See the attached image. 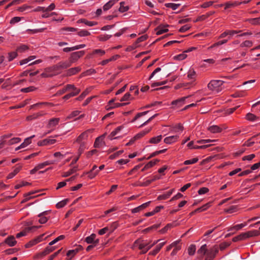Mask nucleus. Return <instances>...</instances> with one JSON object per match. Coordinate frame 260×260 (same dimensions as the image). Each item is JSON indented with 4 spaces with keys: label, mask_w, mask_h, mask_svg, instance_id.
<instances>
[{
    "label": "nucleus",
    "mask_w": 260,
    "mask_h": 260,
    "mask_svg": "<svg viewBox=\"0 0 260 260\" xmlns=\"http://www.w3.org/2000/svg\"><path fill=\"white\" fill-rule=\"evenodd\" d=\"M150 203V201L149 202H148L147 203H144L142 205L139 206V207H136L134 209H133L132 210V212L133 213H137V212H139V211H140L141 210H142L143 209H144V208H146L147 207H148Z\"/></svg>",
    "instance_id": "15"
},
{
    "label": "nucleus",
    "mask_w": 260,
    "mask_h": 260,
    "mask_svg": "<svg viewBox=\"0 0 260 260\" xmlns=\"http://www.w3.org/2000/svg\"><path fill=\"white\" fill-rule=\"evenodd\" d=\"M259 235L260 232L258 231L253 230L245 233H242L239 235V237L241 240H244L250 237L257 236Z\"/></svg>",
    "instance_id": "3"
},
{
    "label": "nucleus",
    "mask_w": 260,
    "mask_h": 260,
    "mask_svg": "<svg viewBox=\"0 0 260 260\" xmlns=\"http://www.w3.org/2000/svg\"><path fill=\"white\" fill-rule=\"evenodd\" d=\"M237 207L236 206H232L229 208L225 210V212L229 213H232L236 211Z\"/></svg>",
    "instance_id": "64"
},
{
    "label": "nucleus",
    "mask_w": 260,
    "mask_h": 260,
    "mask_svg": "<svg viewBox=\"0 0 260 260\" xmlns=\"http://www.w3.org/2000/svg\"><path fill=\"white\" fill-rule=\"evenodd\" d=\"M166 244V242L160 243L158 244L156 248L150 252V254L152 255H155L160 250V249L162 247V246Z\"/></svg>",
    "instance_id": "19"
},
{
    "label": "nucleus",
    "mask_w": 260,
    "mask_h": 260,
    "mask_svg": "<svg viewBox=\"0 0 260 260\" xmlns=\"http://www.w3.org/2000/svg\"><path fill=\"white\" fill-rule=\"evenodd\" d=\"M254 137H255V136H253V137L251 138L250 139L248 140L247 141H246L243 145L245 146H247V147H250V146H252L254 144V142L252 141L251 140Z\"/></svg>",
    "instance_id": "49"
},
{
    "label": "nucleus",
    "mask_w": 260,
    "mask_h": 260,
    "mask_svg": "<svg viewBox=\"0 0 260 260\" xmlns=\"http://www.w3.org/2000/svg\"><path fill=\"white\" fill-rule=\"evenodd\" d=\"M208 191H209V189L208 188H207V187H202V188H201L198 190V193L199 194H205V193H207Z\"/></svg>",
    "instance_id": "62"
},
{
    "label": "nucleus",
    "mask_w": 260,
    "mask_h": 260,
    "mask_svg": "<svg viewBox=\"0 0 260 260\" xmlns=\"http://www.w3.org/2000/svg\"><path fill=\"white\" fill-rule=\"evenodd\" d=\"M162 136L161 135L158 136L156 137L152 138L150 140L149 142L150 143L157 144L161 141V140L162 139Z\"/></svg>",
    "instance_id": "28"
},
{
    "label": "nucleus",
    "mask_w": 260,
    "mask_h": 260,
    "mask_svg": "<svg viewBox=\"0 0 260 260\" xmlns=\"http://www.w3.org/2000/svg\"><path fill=\"white\" fill-rule=\"evenodd\" d=\"M157 31H156V35H160L163 33H165L166 32H167L168 31V29L165 28L162 26H159L156 28Z\"/></svg>",
    "instance_id": "29"
},
{
    "label": "nucleus",
    "mask_w": 260,
    "mask_h": 260,
    "mask_svg": "<svg viewBox=\"0 0 260 260\" xmlns=\"http://www.w3.org/2000/svg\"><path fill=\"white\" fill-rule=\"evenodd\" d=\"M189 96H190V95L184 96L180 99H177L176 100L173 101L172 102V105H178L179 106H180L184 104L185 100L188 98Z\"/></svg>",
    "instance_id": "14"
},
{
    "label": "nucleus",
    "mask_w": 260,
    "mask_h": 260,
    "mask_svg": "<svg viewBox=\"0 0 260 260\" xmlns=\"http://www.w3.org/2000/svg\"><path fill=\"white\" fill-rule=\"evenodd\" d=\"M227 42H228V40H223L219 41V42L214 44L213 45H212L210 47V48H213V47H217V46H218L219 45H222V44H224L226 43Z\"/></svg>",
    "instance_id": "54"
},
{
    "label": "nucleus",
    "mask_w": 260,
    "mask_h": 260,
    "mask_svg": "<svg viewBox=\"0 0 260 260\" xmlns=\"http://www.w3.org/2000/svg\"><path fill=\"white\" fill-rule=\"evenodd\" d=\"M59 64L60 66L61 70L67 69L68 68L71 67L72 65V63L70 60L61 61L59 62Z\"/></svg>",
    "instance_id": "24"
},
{
    "label": "nucleus",
    "mask_w": 260,
    "mask_h": 260,
    "mask_svg": "<svg viewBox=\"0 0 260 260\" xmlns=\"http://www.w3.org/2000/svg\"><path fill=\"white\" fill-rule=\"evenodd\" d=\"M122 128L123 127L122 126H120L117 127L114 131L112 132L109 136L110 139H113L117 138V137H116L115 138H114L113 137L115 136H116V135H117L118 134H119V132L122 129Z\"/></svg>",
    "instance_id": "23"
},
{
    "label": "nucleus",
    "mask_w": 260,
    "mask_h": 260,
    "mask_svg": "<svg viewBox=\"0 0 260 260\" xmlns=\"http://www.w3.org/2000/svg\"><path fill=\"white\" fill-rule=\"evenodd\" d=\"M218 252V247L217 246H214L209 249L207 250V253L205 256V260L213 259L216 254Z\"/></svg>",
    "instance_id": "2"
},
{
    "label": "nucleus",
    "mask_w": 260,
    "mask_h": 260,
    "mask_svg": "<svg viewBox=\"0 0 260 260\" xmlns=\"http://www.w3.org/2000/svg\"><path fill=\"white\" fill-rule=\"evenodd\" d=\"M35 137V135L31 136L28 138L25 139L24 142L20 145V147L22 148L26 147L31 142V139Z\"/></svg>",
    "instance_id": "21"
},
{
    "label": "nucleus",
    "mask_w": 260,
    "mask_h": 260,
    "mask_svg": "<svg viewBox=\"0 0 260 260\" xmlns=\"http://www.w3.org/2000/svg\"><path fill=\"white\" fill-rule=\"evenodd\" d=\"M159 161V160L158 159H155L154 160H152V161H149L148 163H147L145 166L142 169V171L143 172V171H145V170L152 167L153 166H154L157 162H158Z\"/></svg>",
    "instance_id": "20"
},
{
    "label": "nucleus",
    "mask_w": 260,
    "mask_h": 260,
    "mask_svg": "<svg viewBox=\"0 0 260 260\" xmlns=\"http://www.w3.org/2000/svg\"><path fill=\"white\" fill-rule=\"evenodd\" d=\"M36 89L34 86H29L28 87L22 88L21 91L23 92H29L34 91Z\"/></svg>",
    "instance_id": "47"
},
{
    "label": "nucleus",
    "mask_w": 260,
    "mask_h": 260,
    "mask_svg": "<svg viewBox=\"0 0 260 260\" xmlns=\"http://www.w3.org/2000/svg\"><path fill=\"white\" fill-rule=\"evenodd\" d=\"M84 53V51H80L72 53L71 54L70 58V61L71 63L72 64L73 63L76 62L79 58L82 56Z\"/></svg>",
    "instance_id": "5"
},
{
    "label": "nucleus",
    "mask_w": 260,
    "mask_h": 260,
    "mask_svg": "<svg viewBox=\"0 0 260 260\" xmlns=\"http://www.w3.org/2000/svg\"><path fill=\"white\" fill-rule=\"evenodd\" d=\"M28 47L25 45H21L17 48V51L20 52H23L27 50Z\"/></svg>",
    "instance_id": "48"
},
{
    "label": "nucleus",
    "mask_w": 260,
    "mask_h": 260,
    "mask_svg": "<svg viewBox=\"0 0 260 260\" xmlns=\"http://www.w3.org/2000/svg\"><path fill=\"white\" fill-rule=\"evenodd\" d=\"M60 70H61V69L60 68V66L58 63L53 66V67L51 68H48L45 69V71L47 72H54L55 73L53 74L54 75L58 74L60 73Z\"/></svg>",
    "instance_id": "9"
},
{
    "label": "nucleus",
    "mask_w": 260,
    "mask_h": 260,
    "mask_svg": "<svg viewBox=\"0 0 260 260\" xmlns=\"http://www.w3.org/2000/svg\"><path fill=\"white\" fill-rule=\"evenodd\" d=\"M56 140L54 139H46L42 141H39L38 142V145L44 146L47 145H51L54 144Z\"/></svg>",
    "instance_id": "10"
},
{
    "label": "nucleus",
    "mask_w": 260,
    "mask_h": 260,
    "mask_svg": "<svg viewBox=\"0 0 260 260\" xmlns=\"http://www.w3.org/2000/svg\"><path fill=\"white\" fill-rule=\"evenodd\" d=\"M115 1L113 0H111L107 3L103 7V9L104 11H107L110 9L112 6L114 4Z\"/></svg>",
    "instance_id": "30"
},
{
    "label": "nucleus",
    "mask_w": 260,
    "mask_h": 260,
    "mask_svg": "<svg viewBox=\"0 0 260 260\" xmlns=\"http://www.w3.org/2000/svg\"><path fill=\"white\" fill-rule=\"evenodd\" d=\"M118 226V223L116 222L112 223L111 226L109 228V233H112Z\"/></svg>",
    "instance_id": "56"
},
{
    "label": "nucleus",
    "mask_w": 260,
    "mask_h": 260,
    "mask_svg": "<svg viewBox=\"0 0 260 260\" xmlns=\"http://www.w3.org/2000/svg\"><path fill=\"white\" fill-rule=\"evenodd\" d=\"M59 121V118H52L50 120L48 124V128H51L53 127H54L56 126Z\"/></svg>",
    "instance_id": "22"
},
{
    "label": "nucleus",
    "mask_w": 260,
    "mask_h": 260,
    "mask_svg": "<svg viewBox=\"0 0 260 260\" xmlns=\"http://www.w3.org/2000/svg\"><path fill=\"white\" fill-rule=\"evenodd\" d=\"M180 4L174 3H167L165 4V6L167 7L171 8L174 10H176L180 6Z\"/></svg>",
    "instance_id": "42"
},
{
    "label": "nucleus",
    "mask_w": 260,
    "mask_h": 260,
    "mask_svg": "<svg viewBox=\"0 0 260 260\" xmlns=\"http://www.w3.org/2000/svg\"><path fill=\"white\" fill-rule=\"evenodd\" d=\"M248 21L252 24L260 25V17L259 18L250 19Z\"/></svg>",
    "instance_id": "40"
},
{
    "label": "nucleus",
    "mask_w": 260,
    "mask_h": 260,
    "mask_svg": "<svg viewBox=\"0 0 260 260\" xmlns=\"http://www.w3.org/2000/svg\"><path fill=\"white\" fill-rule=\"evenodd\" d=\"M198 160V158H193L190 160H185L183 164L185 165H191L196 163Z\"/></svg>",
    "instance_id": "46"
},
{
    "label": "nucleus",
    "mask_w": 260,
    "mask_h": 260,
    "mask_svg": "<svg viewBox=\"0 0 260 260\" xmlns=\"http://www.w3.org/2000/svg\"><path fill=\"white\" fill-rule=\"evenodd\" d=\"M55 249V246H48L40 254L41 256H44L49 254V253L52 252Z\"/></svg>",
    "instance_id": "18"
},
{
    "label": "nucleus",
    "mask_w": 260,
    "mask_h": 260,
    "mask_svg": "<svg viewBox=\"0 0 260 260\" xmlns=\"http://www.w3.org/2000/svg\"><path fill=\"white\" fill-rule=\"evenodd\" d=\"M80 92V89L76 87L75 88H74V89L71 90L70 92V93H71V94L72 95V96L73 97V96H76V95L79 94Z\"/></svg>",
    "instance_id": "57"
},
{
    "label": "nucleus",
    "mask_w": 260,
    "mask_h": 260,
    "mask_svg": "<svg viewBox=\"0 0 260 260\" xmlns=\"http://www.w3.org/2000/svg\"><path fill=\"white\" fill-rule=\"evenodd\" d=\"M81 70V68L79 67L69 69L67 71V75L68 76H72L80 72Z\"/></svg>",
    "instance_id": "12"
},
{
    "label": "nucleus",
    "mask_w": 260,
    "mask_h": 260,
    "mask_svg": "<svg viewBox=\"0 0 260 260\" xmlns=\"http://www.w3.org/2000/svg\"><path fill=\"white\" fill-rule=\"evenodd\" d=\"M96 235L92 234L90 236L86 238L85 241L88 244H92L96 245L100 242L99 239H95Z\"/></svg>",
    "instance_id": "8"
},
{
    "label": "nucleus",
    "mask_w": 260,
    "mask_h": 260,
    "mask_svg": "<svg viewBox=\"0 0 260 260\" xmlns=\"http://www.w3.org/2000/svg\"><path fill=\"white\" fill-rule=\"evenodd\" d=\"M21 141V139L19 138H13L10 140L8 142V144L9 145H11L16 143H18Z\"/></svg>",
    "instance_id": "38"
},
{
    "label": "nucleus",
    "mask_w": 260,
    "mask_h": 260,
    "mask_svg": "<svg viewBox=\"0 0 260 260\" xmlns=\"http://www.w3.org/2000/svg\"><path fill=\"white\" fill-rule=\"evenodd\" d=\"M224 81L222 80H211L208 84V88L210 90H213L214 89L221 86Z\"/></svg>",
    "instance_id": "4"
},
{
    "label": "nucleus",
    "mask_w": 260,
    "mask_h": 260,
    "mask_svg": "<svg viewBox=\"0 0 260 260\" xmlns=\"http://www.w3.org/2000/svg\"><path fill=\"white\" fill-rule=\"evenodd\" d=\"M148 112H149L148 111H145L143 112L138 113L137 114V115L135 116V117L134 118V119L132 120V122H134L135 121H136L137 119H138L140 117L146 115Z\"/></svg>",
    "instance_id": "58"
},
{
    "label": "nucleus",
    "mask_w": 260,
    "mask_h": 260,
    "mask_svg": "<svg viewBox=\"0 0 260 260\" xmlns=\"http://www.w3.org/2000/svg\"><path fill=\"white\" fill-rule=\"evenodd\" d=\"M178 138H179V136L177 135L169 136V137H166L164 139V142L166 144H171L177 141Z\"/></svg>",
    "instance_id": "13"
},
{
    "label": "nucleus",
    "mask_w": 260,
    "mask_h": 260,
    "mask_svg": "<svg viewBox=\"0 0 260 260\" xmlns=\"http://www.w3.org/2000/svg\"><path fill=\"white\" fill-rule=\"evenodd\" d=\"M77 171V168L76 167H74L73 169L70 170L69 171L64 172L63 177H68L74 173L76 172Z\"/></svg>",
    "instance_id": "36"
},
{
    "label": "nucleus",
    "mask_w": 260,
    "mask_h": 260,
    "mask_svg": "<svg viewBox=\"0 0 260 260\" xmlns=\"http://www.w3.org/2000/svg\"><path fill=\"white\" fill-rule=\"evenodd\" d=\"M253 44V43L251 41H245V42H243L240 44L241 47H251Z\"/></svg>",
    "instance_id": "45"
},
{
    "label": "nucleus",
    "mask_w": 260,
    "mask_h": 260,
    "mask_svg": "<svg viewBox=\"0 0 260 260\" xmlns=\"http://www.w3.org/2000/svg\"><path fill=\"white\" fill-rule=\"evenodd\" d=\"M69 202V199H64L56 204V207L57 208H61L63 207Z\"/></svg>",
    "instance_id": "34"
},
{
    "label": "nucleus",
    "mask_w": 260,
    "mask_h": 260,
    "mask_svg": "<svg viewBox=\"0 0 260 260\" xmlns=\"http://www.w3.org/2000/svg\"><path fill=\"white\" fill-rule=\"evenodd\" d=\"M210 204H211V203L209 202V203L204 205L202 207L196 209V211L202 212L203 211H205L210 206Z\"/></svg>",
    "instance_id": "33"
},
{
    "label": "nucleus",
    "mask_w": 260,
    "mask_h": 260,
    "mask_svg": "<svg viewBox=\"0 0 260 260\" xmlns=\"http://www.w3.org/2000/svg\"><path fill=\"white\" fill-rule=\"evenodd\" d=\"M255 157V154H251L248 155L244 156L242 158L243 160H251Z\"/></svg>",
    "instance_id": "60"
},
{
    "label": "nucleus",
    "mask_w": 260,
    "mask_h": 260,
    "mask_svg": "<svg viewBox=\"0 0 260 260\" xmlns=\"http://www.w3.org/2000/svg\"><path fill=\"white\" fill-rule=\"evenodd\" d=\"M196 73L193 69H190L187 73V78L189 79H194Z\"/></svg>",
    "instance_id": "31"
},
{
    "label": "nucleus",
    "mask_w": 260,
    "mask_h": 260,
    "mask_svg": "<svg viewBox=\"0 0 260 260\" xmlns=\"http://www.w3.org/2000/svg\"><path fill=\"white\" fill-rule=\"evenodd\" d=\"M206 247V244H204L202 245L197 251L198 254L200 255L201 258H202L204 256H206L207 250Z\"/></svg>",
    "instance_id": "16"
},
{
    "label": "nucleus",
    "mask_w": 260,
    "mask_h": 260,
    "mask_svg": "<svg viewBox=\"0 0 260 260\" xmlns=\"http://www.w3.org/2000/svg\"><path fill=\"white\" fill-rule=\"evenodd\" d=\"M109 228L108 226L107 227H105L102 229H101L99 231V234L100 235H104L105 234V233H106L107 232H109Z\"/></svg>",
    "instance_id": "63"
},
{
    "label": "nucleus",
    "mask_w": 260,
    "mask_h": 260,
    "mask_svg": "<svg viewBox=\"0 0 260 260\" xmlns=\"http://www.w3.org/2000/svg\"><path fill=\"white\" fill-rule=\"evenodd\" d=\"M98 172H99L98 170H96L95 172H92V170H90V171L88 173V177L90 179H92L98 174Z\"/></svg>",
    "instance_id": "61"
},
{
    "label": "nucleus",
    "mask_w": 260,
    "mask_h": 260,
    "mask_svg": "<svg viewBox=\"0 0 260 260\" xmlns=\"http://www.w3.org/2000/svg\"><path fill=\"white\" fill-rule=\"evenodd\" d=\"M196 248L194 245H191L188 248V254L190 255H193L196 252Z\"/></svg>",
    "instance_id": "43"
},
{
    "label": "nucleus",
    "mask_w": 260,
    "mask_h": 260,
    "mask_svg": "<svg viewBox=\"0 0 260 260\" xmlns=\"http://www.w3.org/2000/svg\"><path fill=\"white\" fill-rule=\"evenodd\" d=\"M20 170V167H18V168H16L15 169V170H14V171L11 173H10L8 177H7V178L8 179H11L13 177H14Z\"/></svg>",
    "instance_id": "37"
},
{
    "label": "nucleus",
    "mask_w": 260,
    "mask_h": 260,
    "mask_svg": "<svg viewBox=\"0 0 260 260\" xmlns=\"http://www.w3.org/2000/svg\"><path fill=\"white\" fill-rule=\"evenodd\" d=\"M79 248H76L75 249L73 250H69L67 253V255L68 256H71L72 257L74 256L78 251L80 249H81L82 248V247L81 245L79 246Z\"/></svg>",
    "instance_id": "25"
},
{
    "label": "nucleus",
    "mask_w": 260,
    "mask_h": 260,
    "mask_svg": "<svg viewBox=\"0 0 260 260\" xmlns=\"http://www.w3.org/2000/svg\"><path fill=\"white\" fill-rule=\"evenodd\" d=\"M17 56V53L16 52H12L9 53V56H8V60L9 61H12L15 58H16Z\"/></svg>",
    "instance_id": "50"
},
{
    "label": "nucleus",
    "mask_w": 260,
    "mask_h": 260,
    "mask_svg": "<svg viewBox=\"0 0 260 260\" xmlns=\"http://www.w3.org/2000/svg\"><path fill=\"white\" fill-rule=\"evenodd\" d=\"M102 142V139L99 137L97 138L94 142V146L95 148H99L101 146V144Z\"/></svg>",
    "instance_id": "53"
},
{
    "label": "nucleus",
    "mask_w": 260,
    "mask_h": 260,
    "mask_svg": "<svg viewBox=\"0 0 260 260\" xmlns=\"http://www.w3.org/2000/svg\"><path fill=\"white\" fill-rule=\"evenodd\" d=\"M105 53L104 50L102 49H95L93 51L92 54H97L99 56H102Z\"/></svg>",
    "instance_id": "51"
},
{
    "label": "nucleus",
    "mask_w": 260,
    "mask_h": 260,
    "mask_svg": "<svg viewBox=\"0 0 260 260\" xmlns=\"http://www.w3.org/2000/svg\"><path fill=\"white\" fill-rule=\"evenodd\" d=\"M64 238V236L63 235H60L59 236V237H58L57 238H56V239H55L54 240H53V241H52L51 242H50L49 243V246H52L53 245V244H55L56 242H57L58 241L61 240H62Z\"/></svg>",
    "instance_id": "44"
},
{
    "label": "nucleus",
    "mask_w": 260,
    "mask_h": 260,
    "mask_svg": "<svg viewBox=\"0 0 260 260\" xmlns=\"http://www.w3.org/2000/svg\"><path fill=\"white\" fill-rule=\"evenodd\" d=\"M125 2H121L120 3V8L119 9V10L121 12H126L128 10V6H125Z\"/></svg>",
    "instance_id": "35"
},
{
    "label": "nucleus",
    "mask_w": 260,
    "mask_h": 260,
    "mask_svg": "<svg viewBox=\"0 0 260 260\" xmlns=\"http://www.w3.org/2000/svg\"><path fill=\"white\" fill-rule=\"evenodd\" d=\"M208 129L212 133H218L222 131V128L221 127L215 125L209 126Z\"/></svg>",
    "instance_id": "17"
},
{
    "label": "nucleus",
    "mask_w": 260,
    "mask_h": 260,
    "mask_svg": "<svg viewBox=\"0 0 260 260\" xmlns=\"http://www.w3.org/2000/svg\"><path fill=\"white\" fill-rule=\"evenodd\" d=\"M44 234L41 235L37 238H35L34 239H32V240L30 241L28 243L25 244V246L26 248H29L32 247V246L36 245L38 243L41 242L42 239L43 237L44 236Z\"/></svg>",
    "instance_id": "7"
},
{
    "label": "nucleus",
    "mask_w": 260,
    "mask_h": 260,
    "mask_svg": "<svg viewBox=\"0 0 260 260\" xmlns=\"http://www.w3.org/2000/svg\"><path fill=\"white\" fill-rule=\"evenodd\" d=\"M231 244V243L228 242H223L220 244L219 248L221 250H223L229 246Z\"/></svg>",
    "instance_id": "59"
},
{
    "label": "nucleus",
    "mask_w": 260,
    "mask_h": 260,
    "mask_svg": "<svg viewBox=\"0 0 260 260\" xmlns=\"http://www.w3.org/2000/svg\"><path fill=\"white\" fill-rule=\"evenodd\" d=\"M160 240L155 241L151 245H149V243L144 242L143 241L138 240L135 241L134 245L135 247H138L139 249L142 250V253H146L153 245L156 244Z\"/></svg>",
    "instance_id": "1"
},
{
    "label": "nucleus",
    "mask_w": 260,
    "mask_h": 260,
    "mask_svg": "<svg viewBox=\"0 0 260 260\" xmlns=\"http://www.w3.org/2000/svg\"><path fill=\"white\" fill-rule=\"evenodd\" d=\"M30 6H28L27 5H24L21 7H19L18 9H17V10L19 11V12H24L26 10H27L28 9H29L30 8Z\"/></svg>",
    "instance_id": "52"
},
{
    "label": "nucleus",
    "mask_w": 260,
    "mask_h": 260,
    "mask_svg": "<svg viewBox=\"0 0 260 260\" xmlns=\"http://www.w3.org/2000/svg\"><path fill=\"white\" fill-rule=\"evenodd\" d=\"M246 118L248 120L253 121L258 118L255 115L250 113H248L246 115Z\"/></svg>",
    "instance_id": "41"
},
{
    "label": "nucleus",
    "mask_w": 260,
    "mask_h": 260,
    "mask_svg": "<svg viewBox=\"0 0 260 260\" xmlns=\"http://www.w3.org/2000/svg\"><path fill=\"white\" fill-rule=\"evenodd\" d=\"M38 216L40 218L38 221L41 224L45 223L49 218V217H45V216L41 215V213H40Z\"/></svg>",
    "instance_id": "32"
},
{
    "label": "nucleus",
    "mask_w": 260,
    "mask_h": 260,
    "mask_svg": "<svg viewBox=\"0 0 260 260\" xmlns=\"http://www.w3.org/2000/svg\"><path fill=\"white\" fill-rule=\"evenodd\" d=\"M150 131V129H146V130H144L141 132H140V133L137 134L134 137V139L135 140H138L141 138H142V137H143L144 135H145L146 134H147V133H148Z\"/></svg>",
    "instance_id": "26"
},
{
    "label": "nucleus",
    "mask_w": 260,
    "mask_h": 260,
    "mask_svg": "<svg viewBox=\"0 0 260 260\" xmlns=\"http://www.w3.org/2000/svg\"><path fill=\"white\" fill-rule=\"evenodd\" d=\"M171 195V192H168L167 193L160 195L157 197L158 200H166L168 199Z\"/></svg>",
    "instance_id": "39"
},
{
    "label": "nucleus",
    "mask_w": 260,
    "mask_h": 260,
    "mask_svg": "<svg viewBox=\"0 0 260 260\" xmlns=\"http://www.w3.org/2000/svg\"><path fill=\"white\" fill-rule=\"evenodd\" d=\"M93 131L92 129H88L81 135H80L76 139L77 142H85V140L88 139V135L90 133H92Z\"/></svg>",
    "instance_id": "6"
},
{
    "label": "nucleus",
    "mask_w": 260,
    "mask_h": 260,
    "mask_svg": "<svg viewBox=\"0 0 260 260\" xmlns=\"http://www.w3.org/2000/svg\"><path fill=\"white\" fill-rule=\"evenodd\" d=\"M78 35L80 37L87 36L90 35V32L85 30H81L78 32Z\"/></svg>",
    "instance_id": "55"
},
{
    "label": "nucleus",
    "mask_w": 260,
    "mask_h": 260,
    "mask_svg": "<svg viewBox=\"0 0 260 260\" xmlns=\"http://www.w3.org/2000/svg\"><path fill=\"white\" fill-rule=\"evenodd\" d=\"M4 243L8 245L9 246L12 247L16 244L17 241L15 240L13 236H10L5 240Z\"/></svg>",
    "instance_id": "11"
},
{
    "label": "nucleus",
    "mask_w": 260,
    "mask_h": 260,
    "mask_svg": "<svg viewBox=\"0 0 260 260\" xmlns=\"http://www.w3.org/2000/svg\"><path fill=\"white\" fill-rule=\"evenodd\" d=\"M78 22L84 23L85 24H86L87 25L89 26H92L97 24V22H93V21H89L86 20L85 19H80L78 21Z\"/></svg>",
    "instance_id": "27"
}]
</instances>
